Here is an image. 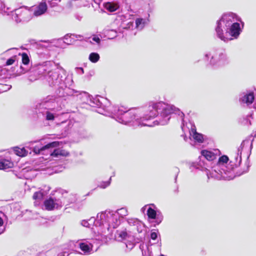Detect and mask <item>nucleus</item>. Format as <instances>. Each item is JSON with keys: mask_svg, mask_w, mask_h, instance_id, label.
Returning <instances> with one entry per match:
<instances>
[{"mask_svg": "<svg viewBox=\"0 0 256 256\" xmlns=\"http://www.w3.org/2000/svg\"><path fill=\"white\" fill-rule=\"evenodd\" d=\"M110 181L111 177L110 178L108 181L102 182H100V184L98 186V187L102 188H105L110 185Z\"/></svg>", "mask_w": 256, "mask_h": 256, "instance_id": "obj_30", "label": "nucleus"}, {"mask_svg": "<svg viewBox=\"0 0 256 256\" xmlns=\"http://www.w3.org/2000/svg\"><path fill=\"white\" fill-rule=\"evenodd\" d=\"M127 233L126 232L122 231L118 234V236L120 238H122V240H124L126 238V237L127 236Z\"/></svg>", "mask_w": 256, "mask_h": 256, "instance_id": "obj_35", "label": "nucleus"}, {"mask_svg": "<svg viewBox=\"0 0 256 256\" xmlns=\"http://www.w3.org/2000/svg\"><path fill=\"white\" fill-rule=\"evenodd\" d=\"M61 194L60 192H56L55 194L50 196L44 202L46 208H59L62 206V202L60 198Z\"/></svg>", "mask_w": 256, "mask_h": 256, "instance_id": "obj_10", "label": "nucleus"}, {"mask_svg": "<svg viewBox=\"0 0 256 256\" xmlns=\"http://www.w3.org/2000/svg\"><path fill=\"white\" fill-rule=\"evenodd\" d=\"M104 112L110 113L118 122L134 126L165 125L172 114H177L182 120L184 116L178 108L162 101L150 102L144 108L129 110L123 106H111L110 104H106Z\"/></svg>", "mask_w": 256, "mask_h": 256, "instance_id": "obj_1", "label": "nucleus"}, {"mask_svg": "<svg viewBox=\"0 0 256 256\" xmlns=\"http://www.w3.org/2000/svg\"><path fill=\"white\" fill-rule=\"evenodd\" d=\"M74 36L73 34H66L64 37V42L67 44H71L74 42Z\"/></svg>", "mask_w": 256, "mask_h": 256, "instance_id": "obj_26", "label": "nucleus"}, {"mask_svg": "<svg viewBox=\"0 0 256 256\" xmlns=\"http://www.w3.org/2000/svg\"><path fill=\"white\" fill-rule=\"evenodd\" d=\"M246 168L244 170L241 172V174H240L248 172L249 167H250V165H249V162H248V160H246Z\"/></svg>", "mask_w": 256, "mask_h": 256, "instance_id": "obj_38", "label": "nucleus"}, {"mask_svg": "<svg viewBox=\"0 0 256 256\" xmlns=\"http://www.w3.org/2000/svg\"><path fill=\"white\" fill-rule=\"evenodd\" d=\"M60 100L58 97L50 95L38 102L36 106L38 118L41 120H54L55 116L50 110L57 111L60 110Z\"/></svg>", "mask_w": 256, "mask_h": 256, "instance_id": "obj_5", "label": "nucleus"}, {"mask_svg": "<svg viewBox=\"0 0 256 256\" xmlns=\"http://www.w3.org/2000/svg\"><path fill=\"white\" fill-rule=\"evenodd\" d=\"M69 155V152L65 150L62 148L55 149L50 153V156L55 158H60L61 156H67Z\"/></svg>", "mask_w": 256, "mask_h": 256, "instance_id": "obj_20", "label": "nucleus"}, {"mask_svg": "<svg viewBox=\"0 0 256 256\" xmlns=\"http://www.w3.org/2000/svg\"><path fill=\"white\" fill-rule=\"evenodd\" d=\"M113 214H112L110 209L106 210L104 212H102L98 214V218L100 216V220L103 222H108L111 218L113 216Z\"/></svg>", "mask_w": 256, "mask_h": 256, "instance_id": "obj_18", "label": "nucleus"}, {"mask_svg": "<svg viewBox=\"0 0 256 256\" xmlns=\"http://www.w3.org/2000/svg\"><path fill=\"white\" fill-rule=\"evenodd\" d=\"M66 253H60L58 256H68L65 255Z\"/></svg>", "mask_w": 256, "mask_h": 256, "instance_id": "obj_47", "label": "nucleus"}, {"mask_svg": "<svg viewBox=\"0 0 256 256\" xmlns=\"http://www.w3.org/2000/svg\"><path fill=\"white\" fill-rule=\"evenodd\" d=\"M207 175H208V178H210L209 174L208 172H207Z\"/></svg>", "mask_w": 256, "mask_h": 256, "instance_id": "obj_53", "label": "nucleus"}, {"mask_svg": "<svg viewBox=\"0 0 256 256\" xmlns=\"http://www.w3.org/2000/svg\"><path fill=\"white\" fill-rule=\"evenodd\" d=\"M152 206H153L154 208H156V206L153 204H149L146 205L144 207H142V208H152Z\"/></svg>", "mask_w": 256, "mask_h": 256, "instance_id": "obj_41", "label": "nucleus"}, {"mask_svg": "<svg viewBox=\"0 0 256 256\" xmlns=\"http://www.w3.org/2000/svg\"><path fill=\"white\" fill-rule=\"evenodd\" d=\"M160 256H165L162 254H161L160 255Z\"/></svg>", "mask_w": 256, "mask_h": 256, "instance_id": "obj_54", "label": "nucleus"}, {"mask_svg": "<svg viewBox=\"0 0 256 256\" xmlns=\"http://www.w3.org/2000/svg\"><path fill=\"white\" fill-rule=\"evenodd\" d=\"M30 72L35 76L34 80L41 76H44L48 85L56 89V92L59 97L72 95L76 91L70 88L73 83L72 78L67 75L66 70L58 64L52 61H47L34 66Z\"/></svg>", "mask_w": 256, "mask_h": 256, "instance_id": "obj_2", "label": "nucleus"}, {"mask_svg": "<svg viewBox=\"0 0 256 256\" xmlns=\"http://www.w3.org/2000/svg\"><path fill=\"white\" fill-rule=\"evenodd\" d=\"M5 230V228L4 226H0V234H2Z\"/></svg>", "mask_w": 256, "mask_h": 256, "instance_id": "obj_44", "label": "nucleus"}, {"mask_svg": "<svg viewBox=\"0 0 256 256\" xmlns=\"http://www.w3.org/2000/svg\"><path fill=\"white\" fill-rule=\"evenodd\" d=\"M46 221V218H42V221L40 222V224H44Z\"/></svg>", "mask_w": 256, "mask_h": 256, "instance_id": "obj_46", "label": "nucleus"}, {"mask_svg": "<svg viewBox=\"0 0 256 256\" xmlns=\"http://www.w3.org/2000/svg\"><path fill=\"white\" fill-rule=\"evenodd\" d=\"M100 58V54L98 53L95 52L90 53L88 56L89 60L93 63L98 62Z\"/></svg>", "mask_w": 256, "mask_h": 256, "instance_id": "obj_27", "label": "nucleus"}, {"mask_svg": "<svg viewBox=\"0 0 256 256\" xmlns=\"http://www.w3.org/2000/svg\"><path fill=\"white\" fill-rule=\"evenodd\" d=\"M42 210H52V209L51 208H50V209H42Z\"/></svg>", "mask_w": 256, "mask_h": 256, "instance_id": "obj_50", "label": "nucleus"}, {"mask_svg": "<svg viewBox=\"0 0 256 256\" xmlns=\"http://www.w3.org/2000/svg\"><path fill=\"white\" fill-rule=\"evenodd\" d=\"M39 213L29 210H26L24 214L28 219H37L39 216Z\"/></svg>", "mask_w": 256, "mask_h": 256, "instance_id": "obj_24", "label": "nucleus"}, {"mask_svg": "<svg viewBox=\"0 0 256 256\" xmlns=\"http://www.w3.org/2000/svg\"><path fill=\"white\" fill-rule=\"evenodd\" d=\"M238 22H241V19L234 13L222 14L215 28L217 37L224 42L237 38L242 32Z\"/></svg>", "mask_w": 256, "mask_h": 256, "instance_id": "obj_3", "label": "nucleus"}, {"mask_svg": "<svg viewBox=\"0 0 256 256\" xmlns=\"http://www.w3.org/2000/svg\"><path fill=\"white\" fill-rule=\"evenodd\" d=\"M133 22H130L127 24V26L126 27V28H131L133 27Z\"/></svg>", "mask_w": 256, "mask_h": 256, "instance_id": "obj_42", "label": "nucleus"}, {"mask_svg": "<svg viewBox=\"0 0 256 256\" xmlns=\"http://www.w3.org/2000/svg\"><path fill=\"white\" fill-rule=\"evenodd\" d=\"M158 237V234H157V233H156V232H152L151 234H150V238L153 240H155Z\"/></svg>", "mask_w": 256, "mask_h": 256, "instance_id": "obj_39", "label": "nucleus"}, {"mask_svg": "<svg viewBox=\"0 0 256 256\" xmlns=\"http://www.w3.org/2000/svg\"><path fill=\"white\" fill-rule=\"evenodd\" d=\"M106 230H102L101 234L98 236L96 238V240H100L102 242H106L107 240V236L110 233L109 231V226L108 225L106 226Z\"/></svg>", "mask_w": 256, "mask_h": 256, "instance_id": "obj_23", "label": "nucleus"}, {"mask_svg": "<svg viewBox=\"0 0 256 256\" xmlns=\"http://www.w3.org/2000/svg\"><path fill=\"white\" fill-rule=\"evenodd\" d=\"M40 141V140H37L30 142L26 144V147L30 150H32L33 152L36 154H43L45 150H48L50 148L57 147L60 143L58 141H54L43 146Z\"/></svg>", "mask_w": 256, "mask_h": 256, "instance_id": "obj_8", "label": "nucleus"}, {"mask_svg": "<svg viewBox=\"0 0 256 256\" xmlns=\"http://www.w3.org/2000/svg\"><path fill=\"white\" fill-rule=\"evenodd\" d=\"M120 6H124L128 10L130 8V0H118L116 2L104 3V8L110 12H113L117 10Z\"/></svg>", "mask_w": 256, "mask_h": 256, "instance_id": "obj_11", "label": "nucleus"}, {"mask_svg": "<svg viewBox=\"0 0 256 256\" xmlns=\"http://www.w3.org/2000/svg\"><path fill=\"white\" fill-rule=\"evenodd\" d=\"M22 62L24 65H27L30 62V59L28 54L26 53H22Z\"/></svg>", "mask_w": 256, "mask_h": 256, "instance_id": "obj_29", "label": "nucleus"}, {"mask_svg": "<svg viewBox=\"0 0 256 256\" xmlns=\"http://www.w3.org/2000/svg\"><path fill=\"white\" fill-rule=\"evenodd\" d=\"M3 220L0 217V226H4Z\"/></svg>", "mask_w": 256, "mask_h": 256, "instance_id": "obj_45", "label": "nucleus"}, {"mask_svg": "<svg viewBox=\"0 0 256 256\" xmlns=\"http://www.w3.org/2000/svg\"><path fill=\"white\" fill-rule=\"evenodd\" d=\"M45 194H44V190L42 188H40L38 191L34 192L32 196V199L34 200V206H40L42 204Z\"/></svg>", "mask_w": 256, "mask_h": 256, "instance_id": "obj_14", "label": "nucleus"}, {"mask_svg": "<svg viewBox=\"0 0 256 256\" xmlns=\"http://www.w3.org/2000/svg\"><path fill=\"white\" fill-rule=\"evenodd\" d=\"M214 152L208 150H202L201 151L202 156H203L208 160L212 161L216 158V156L220 153L218 150H214Z\"/></svg>", "mask_w": 256, "mask_h": 256, "instance_id": "obj_16", "label": "nucleus"}, {"mask_svg": "<svg viewBox=\"0 0 256 256\" xmlns=\"http://www.w3.org/2000/svg\"><path fill=\"white\" fill-rule=\"evenodd\" d=\"M189 124L190 126V128L189 130L190 139L194 140V142L202 143L204 141L203 135L197 132L196 126L194 124L192 123H190Z\"/></svg>", "mask_w": 256, "mask_h": 256, "instance_id": "obj_13", "label": "nucleus"}, {"mask_svg": "<svg viewBox=\"0 0 256 256\" xmlns=\"http://www.w3.org/2000/svg\"><path fill=\"white\" fill-rule=\"evenodd\" d=\"M75 71L78 74H82L84 73V69L80 67L76 68Z\"/></svg>", "mask_w": 256, "mask_h": 256, "instance_id": "obj_36", "label": "nucleus"}, {"mask_svg": "<svg viewBox=\"0 0 256 256\" xmlns=\"http://www.w3.org/2000/svg\"><path fill=\"white\" fill-rule=\"evenodd\" d=\"M90 42L92 43V42L90 40Z\"/></svg>", "mask_w": 256, "mask_h": 256, "instance_id": "obj_56", "label": "nucleus"}, {"mask_svg": "<svg viewBox=\"0 0 256 256\" xmlns=\"http://www.w3.org/2000/svg\"><path fill=\"white\" fill-rule=\"evenodd\" d=\"M92 191H93V190H92L91 191V192H88V193L87 194V196H88L90 194H91V193L92 192Z\"/></svg>", "mask_w": 256, "mask_h": 256, "instance_id": "obj_48", "label": "nucleus"}, {"mask_svg": "<svg viewBox=\"0 0 256 256\" xmlns=\"http://www.w3.org/2000/svg\"><path fill=\"white\" fill-rule=\"evenodd\" d=\"M14 153L20 156H24L27 154L28 152L24 148H20L16 147L14 148Z\"/></svg>", "mask_w": 256, "mask_h": 256, "instance_id": "obj_25", "label": "nucleus"}, {"mask_svg": "<svg viewBox=\"0 0 256 256\" xmlns=\"http://www.w3.org/2000/svg\"><path fill=\"white\" fill-rule=\"evenodd\" d=\"M80 249L85 254H89L92 250L93 246L91 243L88 244L87 242H82L78 244Z\"/></svg>", "mask_w": 256, "mask_h": 256, "instance_id": "obj_17", "label": "nucleus"}, {"mask_svg": "<svg viewBox=\"0 0 256 256\" xmlns=\"http://www.w3.org/2000/svg\"><path fill=\"white\" fill-rule=\"evenodd\" d=\"M82 224L84 226H86V227H88V225H89V224L88 223V222L86 220H83L82 222Z\"/></svg>", "mask_w": 256, "mask_h": 256, "instance_id": "obj_43", "label": "nucleus"}, {"mask_svg": "<svg viewBox=\"0 0 256 256\" xmlns=\"http://www.w3.org/2000/svg\"><path fill=\"white\" fill-rule=\"evenodd\" d=\"M243 148V143H242L238 148L234 161L230 162V163L234 164L236 167L239 166L240 164ZM228 160V156L226 155L220 157L216 164L212 168V172L210 174V176L217 179L223 178L226 180L233 179L235 177L233 172L234 166L232 164H231L230 166H226Z\"/></svg>", "mask_w": 256, "mask_h": 256, "instance_id": "obj_4", "label": "nucleus"}, {"mask_svg": "<svg viewBox=\"0 0 256 256\" xmlns=\"http://www.w3.org/2000/svg\"><path fill=\"white\" fill-rule=\"evenodd\" d=\"M74 90L76 91V90ZM71 96H76L83 102L88 104L92 107L98 108V113L106 114L104 113V111L105 110L106 104H110V102L107 98L100 96L93 98L90 96L88 92L77 90H76V92Z\"/></svg>", "mask_w": 256, "mask_h": 256, "instance_id": "obj_6", "label": "nucleus"}, {"mask_svg": "<svg viewBox=\"0 0 256 256\" xmlns=\"http://www.w3.org/2000/svg\"><path fill=\"white\" fill-rule=\"evenodd\" d=\"M32 12L26 7H20L14 10L12 19L17 23L27 22L31 19Z\"/></svg>", "mask_w": 256, "mask_h": 256, "instance_id": "obj_9", "label": "nucleus"}, {"mask_svg": "<svg viewBox=\"0 0 256 256\" xmlns=\"http://www.w3.org/2000/svg\"><path fill=\"white\" fill-rule=\"evenodd\" d=\"M149 22L148 18H138L136 20V28L138 30H142Z\"/></svg>", "mask_w": 256, "mask_h": 256, "instance_id": "obj_19", "label": "nucleus"}, {"mask_svg": "<svg viewBox=\"0 0 256 256\" xmlns=\"http://www.w3.org/2000/svg\"><path fill=\"white\" fill-rule=\"evenodd\" d=\"M73 35L74 36V42L76 40H82L83 39V36L82 35L76 34H73Z\"/></svg>", "mask_w": 256, "mask_h": 256, "instance_id": "obj_37", "label": "nucleus"}, {"mask_svg": "<svg viewBox=\"0 0 256 256\" xmlns=\"http://www.w3.org/2000/svg\"><path fill=\"white\" fill-rule=\"evenodd\" d=\"M26 72V70H24V68L20 66V72H18V70L16 71V73L14 74L16 76H20L22 74Z\"/></svg>", "mask_w": 256, "mask_h": 256, "instance_id": "obj_33", "label": "nucleus"}, {"mask_svg": "<svg viewBox=\"0 0 256 256\" xmlns=\"http://www.w3.org/2000/svg\"><path fill=\"white\" fill-rule=\"evenodd\" d=\"M52 44L50 42H44L42 44H38L39 48H42L44 49H48L51 47Z\"/></svg>", "mask_w": 256, "mask_h": 256, "instance_id": "obj_31", "label": "nucleus"}, {"mask_svg": "<svg viewBox=\"0 0 256 256\" xmlns=\"http://www.w3.org/2000/svg\"><path fill=\"white\" fill-rule=\"evenodd\" d=\"M92 40L98 44H99L100 42V39L97 35H94L92 38Z\"/></svg>", "mask_w": 256, "mask_h": 256, "instance_id": "obj_34", "label": "nucleus"}, {"mask_svg": "<svg viewBox=\"0 0 256 256\" xmlns=\"http://www.w3.org/2000/svg\"><path fill=\"white\" fill-rule=\"evenodd\" d=\"M11 88H12V86H10V87H9V88H8V90L10 89Z\"/></svg>", "mask_w": 256, "mask_h": 256, "instance_id": "obj_52", "label": "nucleus"}, {"mask_svg": "<svg viewBox=\"0 0 256 256\" xmlns=\"http://www.w3.org/2000/svg\"><path fill=\"white\" fill-rule=\"evenodd\" d=\"M251 118V116H248L246 119V122L245 124L250 125L251 124V122L250 120V118Z\"/></svg>", "mask_w": 256, "mask_h": 256, "instance_id": "obj_40", "label": "nucleus"}, {"mask_svg": "<svg viewBox=\"0 0 256 256\" xmlns=\"http://www.w3.org/2000/svg\"><path fill=\"white\" fill-rule=\"evenodd\" d=\"M254 100V93L252 92H245L239 96V102L244 106H250Z\"/></svg>", "mask_w": 256, "mask_h": 256, "instance_id": "obj_12", "label": "nucleus"}, {"mask_svg": "<svg viewBox=\"0 0 256 256\" xmlns=\"http://www.w3.org/2000/svg\"><path fill=\"white\" fill-rule=\"evenodd\" d=\"M14 166L13 162L6 159H2L0 160V169L6 170L12 168Z\"/></svg>", "mask_w": 256, "mask_h": 256, "instance_id": "obj_22", "label": "nucleus"}, {"mask_svg": "<svg viewBox=\"0 0 256 256\" xmlns=\"http://www.w3.org/2000/svg\"><path fill=\"white\" fill-rule=\"evenodd\" d=\"M8 8H6L4 2L0 0V13L2 14H9V12L8 11Z\"/></svg>", "mask_w": 256, "mask_h": 256, "instance_id": "obj_28", "label": "nucleus"}, {"mask_svg": "<svg viewBox=\"0 0 256 256\" xmlns=\"http://www.w3.org/2000/svg\"><path fill=\"white\" fill-rule=\"evenodd\" d=\"M209 64L214 66H222L229 63L230 60L224 50H219L212 55L210 53H206L204 54V60L208 61Z\"/></svg>", "mask_w": 256, "mask_h": 256, "instance_id": "obj_7", "label": "nucleus"}, {"mask_svg": "<svg viewBox=\"0 0 256 256\" xmlns=\"http://www.w3.org/2000/svg\"><path fill=\"white\" fill-rule=\"evenodd\" d=\"M15 60H16V56H13V57H12L10 58L9 59H8L6 62V64L7 66H10V65H12V64L14 62H15Z\"/></svg>", "mask_w": 256, "mask_h": 256, "instance_id": "obj_32", "label": "nucleus"}, {"mask_svg": "<svg viewBox=\"0 0 256 256\" xmlns=\"http://www.w3.org/2000/svg\"><path fill=\"white\" fill-rule=\"evenodd\" d=\"M14 208H16L17 206H12Z\"/></svg>", "mask_w": 256, "mask_h": 256, "instance_id": "obj_55", "label": "nucleus"}, {"mask_svg": "<svg viewBox=\"0 0 256 256\" xmlns=\"http://www.w3.org/2000/svg\"><path fill=\"white\" fill-rule=\"evenodd\" d=\"M146 214L148 219L155 220L158 224L162 222L163 218L162 215L160 213L157 214L154 209H148Z\"/></svg>", "mask_w": 256, "mask_h": 256, "instance_id": "obj_15", "label": "nucleus"}, {"mask_svg": "<svg viewBox=\"0 0 256 256\" xmlns=\"http://www.w3.org/2000/svg\"><path fill=\"white\" fill-rule=\"evenodd\" d=\"M134 223H138V222L137 220H136L134 221Z\"/></svg>", "mask_w": 256, "mask_h": 256, "instance_id": "obj_49", "label": "nucleus"}, {"mask_svg": "<svg viewBox=\"0 0 256 256\" xmlns=\"http://www.w3.org/2000/svg\"><path fill=\"white\" fill-rule=\"evenodd\" d=\"M78 18L79 20H81V17H80V18H79V17H78V18Z\"/></svg>", "mask_w": 256, "mask_h": 256, "instance_id": "obj_51", "label": "nucleus"}, {"mask_svg": "<svg viewBox=\"0 0 256 256\" xmlns=\"http://www.w3.org/2000/svg\"><path fill=\"white\" fill-rule=\"evenodd\" d=\"M47 10V5L46 2H41L36 8L34 12L36 16H40L44 14Z\"/></svg>", "mask_w": 256, "mask_h": 256, "instance_id": "obj_21", "label": "nucleus"}]
</instances>
